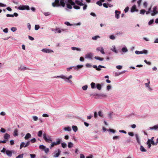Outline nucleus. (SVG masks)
I'll use <instances>...</instances> for the list:
<instances>
[{
	"instance_id": "31",
	"label": "nucleus",
	"mask_w": 158,
	"mask_h": 158,
	"mask_svg": "<svg viewBox=\"0 0 158 158\" xmlns=\"http://www.w3.org/2000/svg\"><path fill=\"white\" fill-rule=\"evenodd\" d=\"M111 49L112 51L115 52V53H118V51L116 49L115 46H113V48H111Z\"/></svg>"
},
{
	"instance_id": "38",
	"label": "nucleus",
	"mask_w": 158,
	"mask_h": 158,
	"mask_svg": "<svg viewBox=\"0 0 158 158\" xmlns=\"http://www.w3.org/2000/svg\"><path fill=\"white\" fill-rule=\"evenodd\" d=\"M119 139L120 137L119 136H115L113 137V140H118Z\"/></svg>"
},
{
	"instance_id": "52",
	"label": "nucleus",
	"mask_w": 158,
	"mask_h": 158,
	"mask_svg": "<svg viewBox=\"0 0 158 158\" xmlns=\"http://www.w3.org/2000/svg\"><path fill=\"white\" fill-rule=\"evenodd\" d=\"M145 12L146 11L144 10H140V13L141 14L144 15Z\"/></svg>"
},
{
	"instance_id": "20",
	"label": "nucleus",
	"mask_w": 158,
	"mask_h": 158,
	"mask_svg": "<svg viewBox=\"0 0 158 158\" xmlns=\"http://www.w3.org/2000/svg\"><path fill=\"white\" fill-rule=\"evenodd\" d=\"M31 137V135L29 133H27V134L24 137V139L25 140H27L29 138H30Z\"/></svg>"
},
{
	"instance_id": "50",
	"label": "nucleus",
	"mask_w": 158,
	"mask_h": 158,
	"mask_svg": "<svg viewBox=\"0 0 158 158\" xmlns=\"http://www.w3.org/2000/svg\"><path fill=\"white\" fill-rule=\"evenodd\" d=\"M17 30V28L15 27H12L11 28V30L13 32H15Z\"/></svg>"
},
{
	"instance_id": "25",
	"label": "nucleus",
	"mask_w": 158,
	"mask_h": 158,
	"mask_svg": "<svg viewBox=\"0 0 158 158\" xmlns=\"http://www.w3.org/2000/svg\"><path fill=\"white\" fill-rule=\"evenodd\" d=\"M71 49L73 50H77V51H81V48H77L75 47H72L71 48Z\"/></svg>"
},
{
	"instance_id": "59",
	"label": "nucleus",
	"mask_w": 158,
	"mask_h": 158,
	"mask_svg": "<svg viewBox=\"0 0 158 158\" xmlns=\"http://www.w3.org/2000/svg\"><path fill=\"white\" fill-rule=\"evenodd\" d=\"M6 4H4L1 2H0V7H6Z\"/></svg>"
},
{
	"instance_id": "62",
	"label": "nucleus",
	"mask_w": 158,
	"mask_h": 158,
	"mask_svg": "<svg viewBox=\"0 0 158 158\" xmlns=\"http://www.w3.org/2000/svg\"><path fill=\"white\" fill-rule=\"evenodd\" d=\"M8 29L7 28H6L3 30V31L5 33H7L8 32Z\"/></svg>"
},
{
	"instance_id": "53",
	"label": "nucleus",
	"mask_w": 158,
	"mask_h": 158,
	"mask_svg": "<svg viewBox=\"0 0 158 158\" xmlns=\"http://www.w3.org/2000/svg\"><path fill=\"white\" fill-rule=\"evenodd\" d=\"M64 24L66 25L67 26H71L73 25L72 24H71L69 22H65L64 23Z\"/></svg>"
},
{
	"instance_id": "41",
	"label": "nucleus",
	"mask_w": 158,
	"mask_h": 158,
	"mask_svg": "<svg viewBox=\"0 0 158 158\" xmlns=\"http://www.w3.org/2000/svg\"><path fill=\"white\" fill-rule=\"evenodd\" d=\"M135 54H137V55L143 54L142 51H135Z\"/></svg>"
},
{
	"instance_id": "6",
	"label": "nucleus",
	"mask_w": 158,
	"mask_h": 158,
	"mask_svg": "<svg viewBox=\"0 0 158 158\" xmlns=\"http://www.w3.org/2000/svg\"><path fill=\"white\" fill-rule=\"evenodd\" d=\"M60 153L61 151L59 149H58L57 150L55 151L52 154L53 157H58L60 155Z\"/></svg>"
},
{
	"instance_id": "27",
	"label": "nucleus",
	"mask_w": 158,
	"mask_h": 158,
	"mask_svg": "<svg viewBox=\"0 0 158 158\" xmlns=\"http://www.w3.org/2000/svg\"><path fill=\"white\" fill-rule=\"evenodd\" d=\"M98 115L100 117H104V115H103V113L102 112V111L101 110L99 111H98Z\"/></svg>"
},
{
	"instance_id": "12",
	"label": "nucleus",
	"mask_w": 158,
	"mask_h": 158,
	"mask_svg": "<svg viewBox=\"0 0 158 158\" xmlns=\"http://www.w3.org/2000/svg\"><path fill=\"white\" fill-rule=\"evenodd\" d=\"M65 30H66V29H61V30H60L58 28H56L54 30H52V31H55V33H56L57 32L58 33H60L62 31H64Z\"/></svg>"
},
{
	"instance_id": "54",
	"label": "nucleus",
	"mask_w": 158,
	"mask_h": 158,
	"mask_svg": "<svg viewBox=\"0 0 158 158\" xmlns=\"http://www.w3.org/2000/svg\"><path fill=\"white\" fill-rule=\"evenodd\" d=\"M96 4L99 6H101L102 5V4L100 1H98L96 2Z\"/></svg>"
},
{
	"instance_id": "23",
	"label": "nucleus",
	"mask_w": 158,
	"mask_h": 158,
	"mask_svg": "<svg viewBox=\"0 0 158 158\" xmlns=\"http://www.w3.org/2000/svg\"><path fill=\"white\" fill-rule=\"evenodd\" d=\"M18 131L17 129H15L14 131L13 135L14 136H18Z\"/></svg>"
},
{
	"instance_id": "55",
	"label": "nucleus",
	"mask_w": 158,
	"mask_h": 158,
	"mask_svg": "<svg viewBox=\"0 0 158 158\" xmlns=\"http://www.w3.org/2000/svg\"><path fill=\"white\" fill-rule=\"evenodd\" d=\"M110 38L111 40H114L115 39V38L114 35H111L110 36Z\"/></svg>"
},
{
	"instance_id": "57",
	"label": "nucleus",
	"mask_w": 158,
	"mask_h": 158,
	"mask_svg": "<svg viewBox=\"0 0 158 158\" xmlns=\"http://www.w3.org/2000/svg\"><path fill=\"white\" fill-rule=\"evenodd\" d=\"M44 151L46 153H47L49 152V149L48 148H46L45 147V148L44 149Z\"/></svg>"
},
{
	"instance_id": "18",
	"label": "nucleus",
	"mask_w": 158,
	"mask_h": 158,
	"mask_svg": "<svg viewBox=\"0 0 158 158\" xmlns=\"http://www.w3.org/2000/svg\"><path fill=\"white\" fill-rule=\"evenodd\" d=\"M6 154L9 157H11L12 155V151L9 150H7L6 151Z\"/></svg>"
},
{
	"instance_id": "10",
	"label": "nucleus",
	"mask_w": 158,
	"mask_h": 158,
	"mask_svg": "<svg viewBox=\"0 0 158 158\" xmlns=\"http://www.w3.org/2000/svg\"><path fill=\"white\" fill-rule=\"evenodd\" d=\"M157 7L156 6H155L153 8V11H152V13H151V15L152 16H154L158 12L157 11Z\"/></svg>"
},
{
	"instance_id": "42",
	"label": "nucleus",
	"mask_w": 158,
	"mask_h": 158,
	"mask_svg": "<svg viewBox=\"0 0 158 158\" xmlns=\"http://www.w3.org/2000/svg\"><path fill=\"white\" fill-rule=\"evenodd\" d=\"M45 146H44L43 145H40L39 146V148L40 149H42L44 150V149L45 148Z\"/></svg>"
},
{
	"instance_id": "11",
	"label": "nucleus",
	"mask_w": 158,
	"mask_h": 158,
	"mask_svg": "<svg viewBox=\"0 0 158 158\" xmlns=\"http://www.w3.org/2000/svg\"><path fill=\"white\" fill-rule=\"evenodd\" d=\"M150 84V81H148L147 83H146L145 84V85L146 87L147 88L148 90L150 91H151L152 90V89L150 87V86L149 85Z\"/></svg>"
},
{
	"instance_id": "44",
	"label": "nucleus",
	"mask_w": 158,
	"mask_h": 158,
	"mask_svg": "<svg viewBox=\"0 0 158 158\" xmlns=\"http://www.w3.org/2000/svg\"><path fill=\"white\" fill-rule=\"evenodd\" d=\"M67 144L63 142L61 143V146L63 148H65Z\"/></svg>"
},
{
	"instance_id": "51",
	"label": "nucleus",
	"mask_w": 158,
	"mask_h": 158,
	"mask_svg": "<svg viewBox=\"0 0 158 158\" xmlns=\"http://www.w3.org/2000/svg\"><path fill=\"white\" fill-rule=\"evenodd\" d=\"M109 131L113 133H114L116 132V131L113 129H110Z\"/></svg>"
},
{
	"instance_id": "35",
	"label": "nucleus",
	"mask_w": 158,
	"mask_h": 158,
	"mask_svg": "<svg viewBox=\"0 0 158 158\" xmlns=\"http://www.w3.org/2000/svg\"><path fill=\"white\" fill-rule=\"evenodd\" d=\"M94 58L95 59L99 60L100 61H102L103 60V58H102L98 56H95L94 57Z\"/></svg>"
},
{
	"instance_id": "37",
	"label": "nucleus",
	"mask_w": 158,
	"mask_h": 158,
	"mask_svg": "<svg viewBox=\"0 0 158 158\" xmlns=\"http://www.w3.org/2000/svg\"><path fill=\"white\" fill-rule=\"evenodd\" d=\"M52 144H51V145L50 147V148H52V147H53L55 145H56V143L55 142H51Z\"/></svg>"
},
{
	"instance_id": "3",
	"label": "nucleus",
	"mask_w": 158,
	"mask_h": 158,
	"mask_svg": "<svg viewBox=\"0 0 158 158\" xmlns=\"http://www.w3.org/2000/svg\"><path fill=\"white\" fill-rule=\"evenodd\" d=\"M82 0H75V3L78 5L80 6H83V10H85L87 9V5L86 3H83Z\"/></svg>"
},
{
	"instance_id": "43",
	"label": "nucleus",
	"mask_w": 158,
	"mask_h": 158,
	"mask_svg": "<svg viewBox=\"0 0 158 158\" xmlns=\"http://www.w3.org/2000/svg\"><path fill=\"white\" fill-rule=\"evenodd\" d=\"M73 7L76 10H79L80 9V7L79 6H78L76 5H75L73 6Z\"/></svg>"
},
{
	"instance_id": "22",
	"label": "nucleus",
	"mask_w": 158,
	"mask_h": 158,
	"mask_svg": "<svg viewBox=\"0 0 158 158\" xmlns=\"http://www.w3.org/2000/svg\"><path fill=\"white\" fill-rule=\"evenodd\" d=\"M10 135L7 133H6L4 135V138L6 140H8L10 137Z\"/></svg>"
},
{
	"instance_id": "39",
	"label": "nucleus",
	"mask_w": 158,
	"mask_h": 158,
	"mask_svg": "<svg viewBox=\"0 0 158 158\" xmlns=\"http://www.w3.org/2000/svg\"><path fill=\"white\" fill-rule=\"evenodd\" d=\"M32 117L34 121H36L38 119V117L35 116H33Z\"/></svg>"
},
{
	"instance_id": "32",
	"label": "nucleus",
	"mask_w": 158,
	"mask_h": 158,
	"mask_svg": "<svg viewBox=\"0 0 158 158\" xmlns=\"http://www.w3.org/2000/svg\"><path fill=\"white\" fill-rule=\"evenodd\" d=\"M73 144L71 142H69L68 144V147L69 148H70L73 146Z\"/></svg>"
},
{
	"instance_id": "28",
	"label": "nucleus",
	"mask_w": 158,
	"mask_h": 158,
	"mask_svg": "<svg viewBox=\"0 0 158 158\" xmlns=\"http://www.w3.org/2000/svg\"><path fill=\"white\" fill-rule=\"evenodd\" d=\"M140 150L142 152H146L147 151V150L142 145L140 147Z\"/></svg>"
},
{
	"instance_id": "61",
	"label": "nucleus",
	"mask_w": 158,
	"mask_h": 158,
	"mask_svg": "<svg viewBox=\"0 0 158 158\" xmlns=\"http://www.w3.org/2000/svg\"><path fill=\"white\" fill-rule=\"evenodd\" d=\"M108 117L110 119H112L113 118L112 116V113H110L108 114Z\"/></svg>"
},
{
	"instance_id": "2",
	"label": "nucleus",
	"mask_w": 158,
	"mask_h": 158,
	"mask_svg": "<svg viewBox=\"0 0 158 158\" xmlns=\"http://www.w3.org/2000/svg\"><path fill=\"white\" fill-rule=\"evenodd\" d=\"M56 77L64 79L67 82H68L71 84L73 83L72 81L71 80H69L70 79H71L72 77V76L71 75H70L68 77H67L66 76L63 75H61L60 76H58Z\"/></svg>"
},
{
	"instance_id": "33",
	"label": "nucleus",
	"mask_w": 158,
	"mask_h": 158,
	"mask_svg": "<svg viewBox=\"0 0 158 158\" xmlns=\"http://www.w3.org/2000/svg\"><path fill=\"white\" fill-rule=\"evenodd\" d=\"M122 51L124 52H126L128 51V49L126 47H125L122 48Z\"/></svg>"
},
{
	"instance_id": "4",
	"label": "nucleus",
	"mask_w": 158,
	"mask_h": 158,
	"mask_svg": "<svg viewBox=\"0 0 158 158\" xmlns=\"http://www.w3.org/2000/svg\"><path fill=\"white\" fill-rule=\"evenodd\" d=\"M43 138L45 141L47 142L50 143L52 142V138L50 136L47 135L45 133L43 134Z\"/></svg>"
},
{
	"instance_id": "45",
	"label": "nucleus",
	"mask_w": 158,
	"mask_h": 158,
	"mask_svg": "<svg viewBox=\"0 0 158 158\" xmlns=\"http://www.w3.org/2000/svg\"><path fill=\"white\" fill-rule=\"evenodd\" d=\"M24 154L23 153L19 155L18 156H16V158H23V157Z\"/></svg>"
},
{
	"instance_id": "48",
	"label": "nucleus",
	"mask_w": 158,
	"mask_h": 158,
	"mask_svg": "<svg viewBox=\"0 0 158 158\" xmlns=\"http://www.w3.org/2000/svg\"><path fill=\"white\" fill-rule=\"evenodd\" d=\"M87 88H88L87 85H85L83 86L82 87V89L84 90H87Z\"/></svg>"
},
{
	"instance_id": "21",
	"label": "nucleus",
	"mask_w": 158,
	"mask_h": 158,
	"mask_svg": "<svg viewBox=\"0 0 158 158\" xmlns=\"http://www.w3.org/2000/svg\"><path fill=\"white\" fill-rule=\"evenodd\" d=\"M63 129L65 131H70L72 130L71 127H65Z\"/></svg>"
},
{
	"instance_id": "17",
	"label": "nucleus",
	"mask_w": 158,
	"mask_h": 158,
	"mask_svg": "<svg viewBox=\"0 0 158 158\" xmlns=\"http://www.w3.org/2000/svg\"><path fill=\"white\" fill-rule=\"evenodd\" d=\"M28 69L27 68L26 66L23 65H21L18 68V70L20 71Z\"/></svg>"
},
{
	"instance_id": "1",
	"label": "nucleus",
	"mask_w": 158,
	"mask_h": 158,
	"mask_svg": "<svg viewBox=\"0 0 158 158\" xmlns=\"http://www.w3.org/2000/svg\"><path fill=\"white\" fill-rule=\"evenodd\" d=\"M64 1V0H60V2L59 0H55V2L52 3V5L53 7H59L60 6L64 7L65 5Z\"/></svg>"
},
{
	"instance_id": "26",
	"label": "nucleus",
	"mask_w": 158,
	"mask_h": 158,
	"mask_svg": "<svg viewBox=\"0 0 158 158\" xmlns=\"http://www.w3.org/2000/svg\"><path fill=\"white\" fill-rule=\"evenodd\" d=\"M100 38V36L99 35H96L95 36H93L92 37V39L93 40H96Z\"/></svg>"
},
{
	"instance_id": "64",
	"label": "nucleus",
	"mask_w": 158,
	"mask_h": 158,
	"mask_svg": "<svg viewBox=\"0 0 158 158\" xmlns=\"http://www.w3.org/2000/svg\"><path fill=\"white\" fill-rule=\"evenodd\" d=\"M30 155L31 156V158H35L36 156L35 154H30Z\"/></svg>"
},
{
	"instance_id": "60",
	"label": "nucleus",
	"mask_w": 158,
	"mask_h": 158,
	"mask_svg": "<svg viewBox=\"0 0 158 158\" xmlns=\"http://www.w3.org/2000/svg\"><path fill=\"white\" fill-rule=\"evenodd\" d=\"M142 52H143V54H147L148 53V51L147 50H143L142 51Z\"/></svg>"
},
{
	"instance_id": "5",
	"label": "nucleus",
	"mask_w": 158,
	"mask_h": 158,
	"mask_svg": "<svg viewBox=\"0 0 158 158\" xmlns=\"http://www.w3.org/2000/svg\"><path fill=\"white\" fill-rule=\"evenodd\" d=\"M30 144V141H28L25 143L24 142H22L21 143L20 146V149H21L22 148H26Z\"/></svg>"
},
{
	"instance_id": "34",
	"label": "nucleus",
	"mask_w": 158,
	"mask_h": 158,
	"mask_svg": "<svg viewBox=\"0 0 158 158\" xmlns=\"http://www.w3.org/2000/svg\"><path fill=\"white\" fill-rule=\"evenodd\" d=\"M61 141L62 140L61 139L59 138L57 139V141L56 142V145H58L60 144L61 143Z\"/></svg>"
},
{
	"instance_id": "9",
	"label": "nucleus",
	"mask_w": 158,
	"mask_h": 158,
	"mask_svg": "<svg viewBox=\"0 0 158 158\" xmlns=\"http://www.w3.org/2000/svg\"><path fill=\"white\" fill-rule=\"evenodd\" d=\"M93 67L96 70L98 71H100L101 70V68H106V67L105 66L101 65H99L98 66V67L96 65H94L93 66Z\"/></svg>"
},
{
	"instance_id": "7",
	"label": "nucleus",
	"mask_w": 158,
	"mask_h": 158,
	"mask_svg": "<svg viewBox=\"0 0 158 158\" xmlns=\"http://www.w3.org/2000/svg\"><path fill=\"white\" fill-rule=\"evenodd\" d=\"M18 9L20 10H30L29 6L27 5L20 6L18 7Z\"/></svg>"
},
{
	"instance_id": "15",
	"label": "nucleus",
	"mask_w": 158,
	"mask_h": 158,
	"mask_svg": "<svg viewBox=\"0 0 158 158\" xmlns=\"http://www.w3.org/2000/svg\"><path fill=\"white\" fill-rule=\"evenodd\" d=\"M85 56V58L90 59H92L93 55L92 54L91 52L86 54Z\"/></svg>"
},
{
	"instance_id": "19",
	"label": "nucleus",
	"mask_w": 158,
	"mask_h": 158,
	"mask_svg": "<svg viewBox=\"0 0 158 158\" xmlns=\"http://www.w3.org/2000/svg\"><path fill=\"white\" fill-rule=\"evenodd\" d=\"M138 10L136 9V6L135 5H134L131 9V12H133L134 11H138Z\"/></svg>"
},
{
	"instance_id": "58",
	"label": "nucleus",
	"mask_w": 158,
	"mask_h": 158,
	"mask_svg": "<svg viewBox=\"0 0 158 158\" xmlns=\"http://www.w3.org/2000/svg\"><path fill=\"white\" fill-rule=\"evenodd\" d=\"M122 68V66L121 65H117L116 66V68L118 69H121Z\"/></svg>"
},
{
	"instance_id": "14",
	"label": "nucleus",
	"mask_w": 158,
	"mask_h": 158,
	"mask_svg": "<svg viewBox=\"0 0 158 158\" xmlns=\"http://www.w3.org/2000/svg\"><path fill=\"white\" fill-rule=\"evenodd\" d=\"M41 51L44 53H51L53 52V51L51 50L50 49L47 48H44Z\"/></svg>"
},
{
	"instance_id": "56",
	"label": "nucleus",
	"mask_w": 158,
	"mask_h": 158,
	"mask_svg": "<svg viewBox=\"0 0 158 158\" xmlns=\"http://www.w3.org/2000/svg\"><path fill=\"white\" fill-rule=\"evenodd\" d=\"M67 7L69 9H71L72 8V6L71 5L68 3L67 4Z\"/></svg>"
},
{
	"instance_id": "47",
	"label": "nucleus",
	"mask_w": 158,
	"mask_h": 158,
	"mask_svg": "<svg viewBox=\"0 0 158 158\" xmlns=\"http://www.w3.org/2000/svg\"><path fill=\"white\" fill-rule=\"evenodd\" d=\"M91 86L92 89H94L95 87V83L94 82H92L91 83Z\"/></svg>"
},
{
	"instance_id": "40",
	"label": "nucleus",
	"mask_w": 158,
	"mask_h": 158,
	"mask_svg": "<svg viewBox=\"0 0 158 158\" xmlns=\"http://www.w3.org/2000/svg\"><path fill=\"white\" fill-rule=\"evenodd\" d=\"M42 134V131L41 130L39 131L38 134V136L39 137H41Z\"/></svg>"
},
{
	"instance_id": "29",
	"label": "nucleus",
	"mask_w": 158,
	"mask_h": 158,
	"mask_svg": "<svg viewBox=\"0 0 158 158\" xmlns=\"http://www.w3.org/2000/svg\"><path fill=\"white\" fill-rule=\"evenodd\" d=\"M135 136L136 137V139L137 140V141L138 143H139V144H140V140H139V137L138 136V134H135Z\"/></svg>"
},
{
	"instance_id": "63",
	"label": "nucleus",
	"mask_w": 158,
	"mask_h": 158,
	"mask_svg": "<svg viewBox=\"0 0 158 158\" xmlns=\"http://www.w3.org/2000/svg\"><path fill=\"white\" fill-rule=\"evenodd\" d=\"M0 131L2 133H5L6 131V130L3 128H2L1 129Z\"/></svg>"
},
{
	"instance_id": "46",
	"label": "nucleus",
	"mask_w": 158,
	"mask_h": 158,
	"mask_svg": "<svg viewBox=\"0 0 158 158\" xmlns=\"http://www.w3.org/2000/svg\"><path fill=\"white\" fill-rule=\"evenodd\" d=\"M69 2L70 3V4L72 5H73L74 6L75 5V2L72 1V0H69Z\"/></svg>"
},
{
	"instance_id": "13",
	"label": "nucleus",
	"mask_w": 158,
	"mask_h": 158,
	"mask_svg": "<svg viewBox=\"0 0 158 158\" xmlns=\"http://www.w3.org/2000/svg\"><path fill=\"white\" fill-rule=\"evenodd\" d=\"M96 50L97 51H98L100 52L102 54H104L105 52L104 51V49L102 47H98L96 48Z\"/></svg>"
},
{
	"instance_id": "49",
	"label": "nucleus",
	"mask_w": 158,
	"mask_h": 158,
	"mask_svg": "<svg viewBox=\"0 0 158 158\" xmlns=\"http://www.w3.org/2000/svg\"><path fill=\"white\" fill-rule=\"evenodd\" d=\"M40 27V26L39 25H35V30H37L39 29Z\"/></svg>"
},
{
	"instance_id": "30",
	"label": "nucleus",
	"mask_w": 158,
	"mask_h": 158,
	"mask_svg": "<svg viewBox=\"0 0 158 158\" xmlns=\"http://www.w3.org/2000/svg\"><path fill=\"white\" fill-rule=\"evenodd\" d=\"M72 128H73V131L76 132L77 131V127L76 126H72Z\"/></svg>"
},
{
	"instance_id": "8",
	"label": "nucleus",
	"mask_w": 158,
	"mask_h": 158,
	"mask_svg": "<svg viewBox=\"0 0 158 158\" xmlns=\"http://www.w3.org/2000/svg\"><path fill=\"white\" fill-rule=\"evenodd\" d=\"M147 144L148 145V148H150L151 146V144L152 145H155V143L153 140H151V139H148Z\"/></svg>"
},
{
	"instance_id": "36",
	"label": "nucleus",
	"mask_w": 158,
	"mask_h": 158,
	"mask_svg": "<svg viewBox=\"0 0 158 158\" xmlns=\"http://www.w3.org/2000/svg\"><path fill=\"white\" fill-rule=\"evenodd\" d=\"M96 87L98 90H100L102 88L101 85L100 84H98L97 85Z\"/></svg>"
},
{
	"instance_id": "24",
	"label": "nucleus",
	"mask_w": 158,
	"mask_h": 158,
	"mask_svg": "<svg viewBox=\"0 0 158 158\" xmlns=\"http://www.w3.org/2000/svg\"><path fill=\"white\" fill-rule=\"evenodd\" d=\"M83 67L82 65H77L76 67H74V69L76 70H78L79 69H81Z\"/></svg>"
},
{
	"instance_id": "16",
	"label": "nucleus",
	"mask_w": 158,
	"mask_h": 158,
	"mask_svg": "<svg viewBox=\"0 0 158 158\" xmlns=\"http://www.w3.org/2000/svg\"><path fill=\"white\" fill-rule=\"evenodd\" d=\"M115 17L117 19H118L119 18V15L120 14L121 12L120 11L116 10L115 11Z\"/></svg>"
}]
</instances>
